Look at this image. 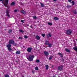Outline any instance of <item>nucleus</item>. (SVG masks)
Here are the masks:
<instances>
[{
	"label": "nucleus",
	"mask_w": 77,
	"mask_h": 77,
	"mask_svg": "<svg viewBox=\"0 0 77 77\" xmlns=\"http://www.w3.org/2000/svg\"><path fill=\"white\" fill-rule=\"evenodd\" d=\"M8 44L7 45V47L8 50V51H12V48H11L12 47V45L11 44H12L14 46H17V43H15V41L13 39L9 40Z\"/></svg>",
	"instance_id": "f257e3e1"
},
{
	"label": "nucleus",
	"mask_w": 77,
	"mask_h": 77,
	"mask_svg": "<svg viewBox=\"0 0 77 77\" xmlns=\"http://www.w3.org/2000/svg\"><path fill=\"white\" fill-rule=\"evenodd\" d=\"M29 58H28L27 59L29 61L32 62L33 61V58L35 57V56L33 55H30L29 57Z\"/></svg>",
	"instance_id": "f03ea898"
},
{
	"label": "nucleus",
	"mask_w": 77,
	"mask_h": 77,
	"mask_svg": "<svg viewBox=\"0 0 77 77\" xmlns=\"http://www.w3.org/2000/svg\"><path fill=\"white\" fill-rule=\"evenodd\" d=\"M72 32V30L71 29H69L66 31V34H67V35H71Z\"/></svg>",
	"instance_id": "7ed1b4c3"
},
{
	"label": "nucleus",
	"mask_w": 77,
	"mask_h": 77,
	"mask_svg": "<svg viewBox=\"0 0 77 77\" xmlns=\"http://www.w3.org/2000/svg\"><path fill=\"white\" fill-rule=\"evenodd\" d=\"M63 66L62 65H60L58 67L57 70L58 71H63Z\"/></svg>",
	"instance_id": "20e7f679"
},
{
	"label": "nucleus",
	"mask_w": 77,
	"mask_h": 77,
	"mask_svg": "<svg viewBox=\"0 0 77 77\" xmlns=\"http://www.w3.org/2000/svg\"><path fill=\"white\" fill-rule=\"evenodd\" d=\"M10 13V12L9 10H7L6 11V16H7V17H10V14H9Z\"/></svg>",
	"instance_id": "39448f33"
},
{
	"label": "nucleus",
	"mask_w": 77,
	"mask_h": 77,
	"mask_svg": "<svg viewBox=\"0 0 77 77\" xmlns=\"http://www.w3.org/2000/svg\"><path fill=\"white\" fill-rule=\"evenodd\" d=\"M32 48H28L27 49V51L29 53H30L32 51Z\"/></svg>",
	"instance_id": "423d86ee"
},
{
	"label": "nucleus",
	"mask_w": 77,
	"mask_h": 77,
	"mask_svg": "<svg viewBox=\"0 0 77 77\" xmlns=\"http://www.w3.org/2000/svg\"><path fill=\"white\" fill-rule=\"evenodd\" d=\"M44 53L45 56H48V54H49L48 53V52L47 51H45L44 52Z\"/></svg>",
	"instance_id": "0eeeda50"
},
{
	"label": "nucleus",
	"mask_w": 77,
	"mask_h": 77,
	"mask_svg": "<svg viewBox=\"0 0 77 77\" xmlns=\"http://www.w3.org/2000/svg\"><path fill=\"white\" fill-rule=\"evenodd\" d=\"M35 37L37 40H39V39H40V37H39V36L37 35Z\"/></svg>",
	"instance_id": "6e6552de"
},
{
	"label": "nucleus",
	"mask_w": 77,
	"mask_h": 77,
	"mask_svg": "<svg viewBox=\"0 0 77 77\" xmlns=\"http://www.w3.org/2000/svg\"><path fill=\"white\" fill-rule=\"evenodd\" d=\"M65 50L67 53H70V50H69L68 48H65Z\"/></svg>",
	"instance_id": "1a4fd4ad"
},
{
	"label": "nucleus",
	"mask_w": 77,
	"mask_h": 77,
	"mask_svg": "<svg viewBox=\"0 0 77 77\" xmlns=\"http://www.w3.org/2000/svg\"><path fill=\"white\" fill-rule=\"evenodd\" d=\"M58 54L59 55H60V56H61V57H63V54H62V53H58Z\"/></svg>",
	"instance_id": "9d476101"
},
{
	"label": "nucleus",
	"mask_w": 77,
	"mask_h": 77,
	"mask_svg": "<svg viewBox=\"0 0 77 77\" xmlns=\"http://www.w3.org/2000/svg\"><path fill=\"white\" fill-rule=\"evenodd\" d=\"M20 51H16V54H20Z\"/></svg>",
	"instance_id": "9b49d317"
},
{
	"label": "nucleus",
	"mask_w": 77,
	"mask_h": 77,
	"mask_svg": "<svg viewBox=\"0 0 77 77\" xmlns=\"http://www.w3.org/2000/svg\"><path fill=\"white\" fill-rule=\"evenodd\" d=\"M45 66L46 67V69L48 70V67H49V66L48 65H46Z\"/></svg>",
	"instance_id": "f8f14e48"
},
{
	"label": "nucleus",
	"mask_w": 77,
	"mask_h": 77,
	"mask_svg": "<svg viewBox=\"0 0 77 77\" xmlns=\"http://www.w3.org/2000/svg\"><path fill=\"white\" fill-rule=\"evenodd\" d=\"M54 20H58L59 18L57 17H55L54 18Z\"/></svg>",
	"instance_id": "ddd939ff"
},
{
	"label": "nucleus",
	"mask_w": 77,
	"mask_h": 77,
	"mask_svg": "<svg viewBox=\"0 0 77 77\" xmlns=\"http://www.w3.org/2000/svg\"><path fill=\"white\" fill-rule=\"evenodd\" d=\"M73 49L75 50V51H77V46H75L74 48H73Z\"/></svg>",
	"instance_id": "4468645a"
},
{
	"label": "nucleus",
	"mask_w": 77,
	"mask_h": 77,
	"mask_svg": "<svg viewBox=\"0 0 77 77\" xmlns=\"http://www.w3.org/2000/svg\"><path fill=\"white\" fill-rule=\"evenodd\" d=\"M49 44V42H48V41L47 40L46 41L45 44H46V45H48Z\"/></svg>",
	"instance_id": "2eb2a0df"
},
{
	"label": "nucleus",
	"mask_w": 77,
	"mask_h": 77,
	"mask_svg": "<svg viewBox=\"0 0 77 77\" xmlns=\"http://www.w3.org/2000/svg\"><path fill=\"white\" fill-rule=\"evenodd\" d=\"M15 2H12L11 4V6H13V5H15Z\"/></svg>",
	"instance_id": "dca6fc26"
},
{
	"label": "nucleus",
	"mask_w": 77,
	"mask_h": 77,
	"mask_svg": "<svg viewBox=\"0 0 77 77\" xmlns=\"http://www.w3.org/2000/svg\"><path fill=\"white\" fill-rule=\"evenodd\" d=\"M53 57L52 56H51L49 58V60H51Z\"/></svg>",
	"instance_id": "f3484780"
},
{
	"label": "nucleus",
	"mask_w": 77,
	"mask_h": 77,
	"mask_svg": "<svg viewBox=\"0 0 77 77\" xmlns=\"http://www.w3.org/2000/svg\"><path fill=\"white\" fill-rule=\"evenodd\" d=\"M12 32V30L11 29H9L8 30V33L9 34L11 33V32Z\"/></svg>",
	"instance_id": "a211bd4d"
},
{
	"label": "nucleus",
	"mask_w": 77,
	"mask_h": 77,
	"mask_svg": "<svg viewBox=\"0 0 77 77\" xmlns=\"http://www.w3.org/2000/svg\"><path fill=\"white\" fill-rule=\"evenodd\" d=\"M49 47H52V44H51L49 43L48 45Z\"/></svg>",
	"instance_id": "6ab92c4d"
},
{
	"label": "nucleus",
	"mask_w": 77,
	"mask_h": 77,
	"mask_svg": "<svg viewBox=\"0 0 77 77\" xmlns=\"http://www.w3.org/2000/svg\"><path fill=\"white\" fill-rule=\"evenodd\" d=\"M19 32H20V33H24V31L20 29L19 30Z\"/></svg>",
	"instance_id": "aec40b11"
},
{
	"label": "nucleus",
	"mask_w": 77,
	"mask_h": 77,
	"mask_svg": "<svg viewBox=\"0 0 77 77\" xmlns=\"http://www.w3.org/2000/svg\"><path fill=\"white\" fill-rule=\"evenodd\" d=\"M32 18L33 19H36V18H37V17L35 16H32Z\"/></svg>",
	"instance_id": "412c9836"
},
{
	"label": "nucleus",
	"mask_w": 77,
	"mask_h": 77,
	"mask_svg": "<svg viewBox=\"0 0 77 77\" xmlns=\"http://www.w3.org/2000/svg\"><path fill=\"white\" fill-rule=\"evenodd\" d=\"M72 6H74V1H72Z\"/></svg>",
	"instance_id": "4be33fe9"
},
{
	"label": "nucleus",
	"mask_w": 77,
	"mask_h": 77,
	"mask_svg": "<svg viewBox=\"0 0 77 77\" xmlns=\"http://www.w3.org/2000/svg\"><path fill=\"white\" fill-rule=\"evenodd\" d=\"M40 5H41V6L42 7H44V5L42 3H40Z\"/></svg>",
	"instance_id": "5701e85b"
},
{
	"label": "nucleus",
	"mask_w": 77,
	"mask_h": 77,
	"mask_svg": "<svg viewBox=\"0 0 77 77\" xmlns=\"http://www.w3.org/2000/svg\"><path fill=\"white\" fill-rule=\"evenodd\" d=\"M42 36H43V37H45V34H42Z\"/></svg>",
	"instance_id": "b1692460"
},
{
	"label": "nucleus",
	"mask_w": 77,
	"mask_h": 77,
	"mask_svg": "<svg viewBox=\"0 0 77 77\" xmlns=\"http://www.w3.org/2000/svg\"><path fill=\"white\" fill-rule=\"evenodd\" d=\"M5 77H9V76L8 74H6L5 76Z\"/></svg>",
	"instance_id": "393cba45"
},
{
	"label": "nucleus",
	"mask_w": 77,
	"mask_h": 77,
	"mask_svg": "<svg viewBox=\"0 0 77 77\" xmlns=\"http://www.w3.org/2000/svg\"><path fill=\"white\" fill-rule=\"evenodd\" d=\"M53 24L51 23H48V25H49L50 26H51Z\"/></svg>",
	"instance_id": "a878e982"
},
{
	"label": "nucleus",
	"mask_w": 77,
	"mask_h": 77,
	"mask_svg": "<svg viewBox=\"0 0 77 77\" xmlns=\"http://www.w3.org/2000/svg\"><path fill=\"white\" fill-rule=\"evenodd\" d=\"M73 13L74 14H77V11H73Z\"/></svg>",
	"instance_id": "bb28decb"
},
{
	"label": "nucleus",
	"mask_w": 77,
	"mask_h": 77,
	"mask_svg": "<svg viewBox=\"0 0 77 77\" xmlns=\"http://www.w3.org/2000/svg\"><path fill=\"white\" fill-rule=\"evenodd\" d=\"M18 10L16 9L14 10V12H18Z\"/></svg>",
	"instance_id": "cd10ccee"
},
{
	"label": "nucleus",
	"mask_w": 77,
	"mask_h": 77,
	"mask_svg": "<svg viewBox=\"0 0 77 77\" xmlns=\"http://www.w3.org/2000/svg\"><path fill=\"white\" fill-rule=\"evenodd\" d=\"M39 62H40V61L39 60H36V62H37V63H39Z\"/></svg>",
	"instance_id": "c85d7f7f"
},
{
	"label": "nucleus",
	"mask_w": 77,
	"mask_h": 77,
	"mask_svg": "<svg viewBox=\"0 0 77 77\" xmlns=\"http://www.w3.org/2000/svg\"><path fill=\"white\" fill-rule=\"evenodd\" d=\"M48 35H49V37H51V33H48Z\"/></svg>",
	"instance_id": "c756f323"
},
{
	"label": "nucleus",
	"mask_w": 77,
	"mask_h": 77,
	"mask_svg": "<svg viewBox=\"0 0 77 77\" xmlns=\"http://www.w3.org/2000/svg\"><path fill=\"white\" fill-rule=\"evenodd\" d=\"M35 70H38V67H36L35 68Z\"/></svg>",
	"instance_id": "7c9ffc66"
},
{
	"label": "nucleus",
	"mask_w": 77,
	"mask_h": 77,
	"mask_svg": "<svg viewBox=\"0 0 77 77\" xmlns=\"http://www.w3.org/2000/svg\"><path fill=\"white\" fill-rule=\"evenodd\" d=\"M71 7V6L70 5H67V8H70Z\"/></svg>",
	"instance_id": "2f4dec72"
},
{
	"label": "nucleus",
	"mask_w": 77,
	"mask_h": 77,
	"mask_svg": "<svg viewBox=\"0 0 77 77\" xmlns=\"http://www.w3.org/2000/svg\"><path fill=\"white\" fill-rule=\"evenodd\" d=\"M24 38H25V39H27V38H28V37H27V35H25L24 36Z\"/></svg>",
	"instance_id": "473e14b6"
},
{
	"label": "nucleus",
	"mask_w": 77,
	"mask_h": 77,
	"mask_svg": "<svg viewBox=\"0 0 77 77\" xmlns=\"http://www.w3.org/2000/svg\"><path fill=\"white\" fill-rule=\"evenodd\" d=\"M22 14H26V11H23V13H22Z\"/></svg>",
	"instance_id": "72a5a7b5"
},
{
	"label": "nucleus",
	"mask_w": 77,
	"mask_h": 77,
	"mask_svg": "<svg viewBox=\"0 0 77 77\" xmlns=\"http://www.w3.org/2000/svg\"><path fill=\"white\" fill-rule=\"evenodd\" d=\"M19 39H23V38L21 37H19Z\"/></svg>",
	"instance_id": "f704fd0d"
},
{
	"label": "nucleus",
	"mask_w": 77,
	"mask_h": 77,
	"mask_svg": "<svg viewBox=\"0 0 77 77\" xmlns=\"http://www.w3.org/2000/svg\"><path fill=\"white\" fill-rule=\"evenodd\" d=\"M24 11V10H21L20 11V12L21 13H23V12Z\"/></svg>",
	"instance_id": "c9c22d12"
},
{
	"label": "nucleus",
	"mask_w": 77,
	"mask_h": 77,
	"mask_svg": "<svg viewBox=\"0 0 77 77\" xmlns=\"http://www.w3.org/2000/svg\"><path fill=\"white\" fill-rule=\"evenodd\" d=\"M46 36L47 38H49V35H48V34Z\"/></svg>",
	"instance_id": "e433bc0d"
},
{
	"label": "nucleus",
	"mask_w": 77,
	"mask_h": 77,
	"mask_svg": "<svg viewBox=\"0 0 77 77\" xmlns=\"http://www.w3.org/2000/svg\"><path fill=\"white\" fill-rule=\"evenodd\" d=\"M32 72L33 74H34V72H35V71L33 70L32 71Z\"/></svg>",
	"instance_id": "4c0bfd02"
},
{
	"label": "nucleus",
	"mask_w": 77,
	"mask_h": 77,
	"mask_svg": "<svg viewBox=\"0 0 77 77\" xmlns=\"http://www.w3.org/2000/svg\"><path fill=\"white\" fill-rule=\"evenodd\" d=\"M68 1L69 2H71L72 0H68Z\"/></svg>",
	"instance_id": "58836bf2"
},
{
	"label": "nucleus",
	"mask_w": 77,
	"mask_h": 77,
	"mask_svg": "<svg viewBox=\"0 0 77 77\" xmlns=\"http://www.w3.org/2000/svg\"><path fill=\"white\" fill-rule=\"evenodd\" d=\"M21 22L22 23H24V21L23 20H21Z\"/></svg>",
	"instance_id": "ea45409f"
},
{
	"label": "nucleus",
	"mask_w": 77,
	"mask_h": 77,
	"mask_svg": "<svg viewBox=\"0 0 77 77\" xmlns=\"http://www.w3.org/2000/svg\"><path fill=\"white\" fill-rule=\"evenodd\" d=\"M4 1V0H0V2H3Z\"/></svg>",
	"instance_id": "a19ab883"
},
{
	"label": "nucleus",
	"mask_w": 77,
	"mask_h": 77,
	"mask_svg": "<svg viewBox=\"0 0 77 77\" xmlns=\"http://www.w3.org/2000/svg\"><path fill=\"white\" fill-rule=\"evenodd\" d=\"M57 0H53V1H54V2H56Z\"/></svg>",
	"instance_id": "79ce46f5"
},
{
	"label": "nucleus",
	"mask_w": 77,
	"mask_h": 77,
	"mask_svg": "<svg viewBox=\"0 0 77 77\" xmlns=\"http://www.w3.org/2000/svg\"><path fill=\"white\" fill-rule=\"evenodd\" d=\"M15 62H17V63H18V61H16Z\"/></svg>",
	"instance_id": "37998d69"
},
{
	"label": "nucleus",
	"mask_w": 77,
	"mask_h": 77,
	"mask_svg": "<svg viewBox=\"0 0 77 77\" xmlns=\"http://www.w3.org/2000/svg\"><path fill=\"white\" fill-rule=\"evenodd\" d=\"M30 27L31 28H32V26H30Z\"/></svg>",
	"instance_id": "c03bdc74"
},
{
	"label": "nucleus",
	"mask_w": 77,
	"mask_h": 77,
	"mask_svg": "<svg viewBox=\"0 0 77 77\" xmlns=\"http://www.w3.org/2000/svg\"><path fill=\"white\" fill-rule=\"evenodd\" d=\"M53 66H52V68H53Z\"/></svg>",
	"instance_id": "a18cd8bd"
},
{
	"label": "nucleus",
	"mask_w": 77,
	"mask_h": 77,
	"mask_svg": "<svg viewBox=\"0 0 77 77\" xmlns=\"http://www.w3.org/2000/svg\"><path fill=\"white\" fill-rule=\"evenodd\" d=\"M75 41H77V39H75Z\"/></svg>",
	"instance_id": "49530a36"
},
{
	"label": "nucleus",
	"mask_w": 77,
	"mask_h": 77,
	"mask_svg": "<svg viewBox=\"0 0 77 77\" xmlns=\"http://www.w3.org/2000/svg\"><path fill=\"white\" fill-rule=\"evenodd\" d=\"M22 77H25L24 76H22Z\"/></svg>",
	"instance_id": "de8ad7c7"
},
{
	"label": "nucleus",
	"mask_w": 77,
	"mask_h": 77,
	"mask_svg": "<svg viewBox=\"0 0 77 77\" xmlns=\"http://www.w3.org/2000/svg\"><path fill=\"white\" fill-rule=\"evenodd\" d=\"M27 26H29V25H27Z\"/></svg>",
	"instance_id": "09e8293b"
}]
</instances>
